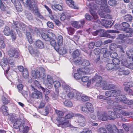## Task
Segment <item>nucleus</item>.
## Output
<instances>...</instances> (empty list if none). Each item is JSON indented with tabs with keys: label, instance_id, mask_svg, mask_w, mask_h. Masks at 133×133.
Masks as SVG:
<instances>
[{
	"label": "nucleus",
	"instance_id": "58836bf2",
	"mask_svg": "<svg viewBox=\"0 0 133 133\" xmlns=\"http://www.w3.org/2000/svg\"><path fill=\"white\" fill-rule=\"evenodd\" d=\"M79 54L80 52L79 50L76 49L73 52L72 56L73 58L75 59L78 57Z\"/></svg>",
	"mask_w": 133,
	"mask_h": 133
},
{
	"label": "nucleus",
	"instance_id": "c756f323",
	"mask_svg": "<svg viewBox=\"0 0 133 133\" xmlns=\"http://www.w3.org/2000/svg\"><path fill=\"white\" fill-rule=\"evenodd\" d=\"M125 31L126 35L125 36L127 37H131L132 36L133 30L132 28H129L128 30H126V31Z\"/></svg>",
	"mask_w": 133,
	"mask_h": 133
},
{
	"label": "nucleus",
	"instance_id": "393cba45",
	"mask_svg": "<svg viewBox=\"0 0 133 133\" xmlns=\"http://www.w3.org/2000/svg\"><path fill=\"white\" fill-rule=\"evenodd\" d=\"M80 69H77V73H75L74 74L75 78L77 80L80 79L81 78L82 75V73L81 72L80 70Z\"/></svg>",
	"mask_w": 133,
	"mask_h": 133
},
{
	"label": "nucleus",
	"instance_id": "cd10ccee",
	"mask_svg": "<svg viewBox=\"0 0 133 133\" xmlns=\"http://www.w3.org/2000/svg\"><path fill=\"white\" fill-rule=\"evenodd\" d=\"M71 124L69 120L64 122L63 123L59 124L58 125L59 127H61L63 128H65L71 126Z\"/></svg>",
	"mask_w": 133,
	"mask_h": 133
},
{
	"label": "nucleus",
	"instance_id": "7c9ffc66",
	"mask_svg": "<svg viewBox=\"0 0 133 133\" xmlns=\"http://www.w3.org/2000/svg\"><path fill=\"white\" fill-rule=\"evenodd\" d=\"M11 32L10 28L8 26H5L3 31L4 34L6 36H9Z\"/></svg>",
	"mask_w": 133,
	"mask_h": 133
},
{
	"label": "nucleus",
	"instance_id": "774afa93",
	"mask_svg": "<svg viewBox=\"0 0 133 133\" xmlns=\"http://www.w3.org/2000/svg\"><path fill=\"white\" fill-rule=\"evenodd\" d=\"M98 132L99 133H105L107 132V130L105 128L101 127L98 129Z\"/></svg>",
	"mask_w": 133,
	"mask_h": 133
},
{
	"label": "nucleus",
	"instance_id": "6ab92c4d",
	"mask_svg": "<svg viewBox=\"0 0 133 133\" xmlns=\"http://www.w3.org/2000/svg\"><path fill=\"white\" fill-rule=\"evenodd\" d=\"M107 103L109 105H112L113 106V109L115 114H116V102L111 100H109L107 101Z\"/></svg>",
	"mask_w": 133,
	"mask_h": 133
},
{
	"label": "nucleus",
	"instance_id": "4468645a",
	"mask_svg": "<svg viewBox=\"0 0 133 133\" xmlns=\"http://www.w3.org/2000/svg\"><path fill=\"white\" fill-rule=\"evenodd\" d=\"M8 52L9 56L11 57H17L19 55V53L16 50L11 49L9 50Z\"/></svg>",
	"mask_w": 133,
	"mask_h": 133
},
{
	"label": "nucleus",
	"instance_id": "a18cd8bd",
	"mask_svg": "<svg viewBox=\"0 0 133 133\" xmlns=\"http://www.w3.org/2000/svg\"><path fill=\"white\" fill-rule=\"evenodd\" d=\"M49 108L50 107L49 106H47L45 107L44 109L43 110L42 112L43 115L46 116L49 113Z\"/></svg>",
	"mask_w": 133,
	"mask_h": 133
},
{
	"label": "nucleus",
	"instance_id": "f257e3e1",
	"mask_svg": "<svg viewBox=\"0 0 133 133\" xmlns=\"http://www.w3.org/2000/svg\"><path fill=\"white\" fill-rule=\"evenodd\" d=\"M108 112L110 116L111 117L108 116L106 113H104L103 114L98 115L97 116L98 118L102 121H106L108 119H114L115 118L114 116H116V114H115L114 112L111 111H108Z\"/></svg>",
	"mask_w": 133,
	"mask_h": 133
},
{
	"label": "nucleus",
	"instance_id": "aec40b11",
	"mask_svg": "<svg viewBox=\"0 0 133 133\" xmlns=\"http://www.w3.org/2000/svg\"><path fill=\"white\" fill-rule=\"evenodd\" d=\"M32 75L34 79L39 78L41 77L40 72L38 70L35 71L34 70L32 71Z\"/></svg>",
	"mask_w": 133,
	"mask_h": 133
},
{
	"label": "nucleus",
	"instance_id": "f8f14e48",
	"mask_svg": "<svg viewBox=\"0 0 133 133\" xmlns=\"http://www.w3.org/2000/svg\"><path fill=\"white\" fill-rule=\"evenodd\" d=\"M121 91L120 90H117V101L120 102L124 103L127 102V98L125 95H117V92L120 93Z\"/></svg>",
	"mask_w": 133,
	"mask_h": 133
},
{
	"label": "nucleus",
	"instance_id": "ea45409f",
	"mask_svg": "<svg viewBox=\"0 0 133 133\" xmlns=\"http://www.w3.org/2000/svg\"><path fill=\"white\" fill-rule=\"evenodd\" d=\"M80 70L81 72L82 73V75H83L85 74L88 73L89 72L90 70L89 69L87 68H80Z\"/></svg>",
	"mask_w": 133,
	"mask_h": 133
},
{
	"label": "nucleus",
	"instance_id": "338daca9",
	"mask_svg": "<svg viewBox=\"0 0 133 133\" xmlns=\"http://www.w3.org/2000/svg\"><path fill=\"white\" fill-rule=\"evenodd\" d=\"M64 91L66 92H69L70 91V89L69 86L66 84L63 85Z\"/></svg>",
	"mask_w": 133,
	"mask_h": 133
},
{
	"label": "nucleus",
	"instance_id": "2f4dec72",
	"mask_svg": "<svg viewBox=\"0 0 133 133\" xmlns=\"http://www.w3.org/2000/svg\"><path fill=\"white\" fill-rule=\"evenodd\" d=\"M41 35L42 38L45 41H48L50 40V37L48 36V32L47 34L42 32L41 33Z\"/></svg>",
	"mask_w": 133,
	"mask_h": 133
},
{
	"label": "nucleus",
	"instance_id": "a19ab883",
	"mask_svg": "<svg viewBox=\"0 0 133 133\" xmlns=\"http://www.w3.org/2000/svg\"><path fill=\"white\" fill-rule=\"evenodd\" d=\"M132 17L130 15H127L124 16V19L127 22H130L132 20Z\"/></svg>",
	"mask_w": 133,
	"mask_h": 133
},
{
	"label": "nucleus",
	"instance_id": "13d9d810",
	"mask_svg": "<svg viewBox=\"0 0 133 133\" xmlns=\"http://www.w3.org/2000/svg\"><path fill=\"white\" fill-rule=\"evenodd\" d=\"M98 35L101 37H104L105 36V32L103 29L98 30Z\"/></svg>",
	"mask_w": 133,
	"mask_h": 133
},
{
	"label": "nucleus",
	"instance_id": "a211bd4d",
	"mask_svg": "<svg viewBox=\"0 0 133 133\" xmlns=\"http://www.w3.org/2000/svg\"><path fill=\"white\" fill-rule=\"evenodd\" d=\"M36 47L37 48L41 49L44 47V44L43 42L40 40H37L35 43Z\"/></svg>",
	"mask_w": 133,
	"mask_h": 133
},
{
	"label": "nucleus",
	"instance_id": "7ed1b4c3",
	"mask_svg": "<svg viewBox=\"0 0 133 133\" xmlns=\"http://www.w3.org/2000/svg\"><path fill=\"white\" fill-rule=\"evenodd\" d=\"M26 120L23 117L22 118H18L14 123L13 124V127L16 129L19 128L20 130V127L21 126H22V125L24 124V122H25Z\"/></svg>",
	"mask_w": 133,
	"mask_h": 133
},
{
	"label": "nucleus",
	"instance_id": "680f3d73",
	"mask_svg": "<svg viewBox=\"0 0 133 133\" xmlns=\"http://www.w3.org/2000/svg\"><path fill=\"white\" fill-rule=\"evenodd\" d=\"M23 75L25 78H27L28 76V74L26 68H24V70L23 72Z\"/></svg>",
	"mask_w": 133,
	"mask_h": 133
},
{
	"label": "nucleus",
	"instance_id": "c85d7f7f",
	"mask_svg": "<svg viewBox=\"0 0 133 133\" xmlns=\"http://www.w3.org/2000/svg\"><path fill=\"white\" fill-rule=\"evenodd\" d=\"M102 51L103 52V56L104 58H107L109 57L110 55V52L108 50L105 48H103L102 49Z\"/></svg>",
	"mask_w": 133,
	"mask_h": 133
},
{
	"label": "nucleus",
	"instance_id": "20e7f679",
	"mask_svg": "<svg viewBox=\"0 0 133 133\" xmlns=\"http://www.w3.org/2000/svg\"><path fill=\"white\" fill-rule=\"evenodd\" d=\"M102 80V78L101 76L96 75L95 76L92 78V82L94 83L95 82L96 83V86L100 87L102 86L103 82Z\"/></svg>",
	"mask_w": 133,
	"mask_h": 133
},
{
	"label": "nucleus",
	"instance_id": "f3484780",
	"mask_svg": "<svg viewBox=\"0 0 133 133\" xmlns=\"http://www.w3.org/2000/svg\"><path fill=\"white\" fill-rule=\"evenodd\" d=\"M56 39L52 38L50 39L49 41L51 45L54 47L56 51H59L60 48L57 46V44L56 43V42L55 41Z\"/></svg>",
	"mask_w": 133,
	"mask_h": 133
},
{
	"label": "nucleus",
	"instance_id": "bf43d9fd",
	"mask_svg": "<svg viewBox=\"0 0 133 133\" xmlns=\"http://www.w3.org/2000/svg\"><path fill=\"white\" fill-rule=\"evenodd\" d=\"M66 119L65 117H58L56 118V120L58 123L61 122L65 120Z\"/></svg>",
	"mask_w": 133,
	"mask_h": 133
},
{
	"label": "nucleus",
	"instance_id": "a878e982",
	"mask_svg": "<svg viewBox=\"0 0 133 133\" xmlns=\"http://www.w3.org/2000/svg\"><path fill=\"white\" fill-rule=\"evenodd\" d=\"M31 11L33 13L34 12H35L37 16L40 19H44V17L40 14L39 12L37 6L34 8Z\"/></svg>",
	"mask_w": 133,
	"mask_h": 133
},
{
	"label": "nucleus",
	"instance_id": "4c0bfd02",
	"mask_svg": "<svg viewBox=\"0 0 133 133\" xmlns=\"http://www.w3.org/2000/svg\"><path fill=\"white\" fill-rule=\"evenodd\" d=\"M55 113L58 117H62L64 114L65 111H61L55 109Z\"/></svg>",
	"mask_w": 133,
	"mask_h": 133
},
{
	"label": "nucleus",
	"instance_id": "c9c22d12",
	"mask_svg": "<svg viewBox=\"0 0 133 133\" xmlns=\"http://www.w3.org/2000/svg\"><path fill=\"white\" fill-rule=\"evenodd\" d=\"M57 46L59 47L60 46H61L63 44V39L62 36H59L57 39Z\"/></svg>",
	"mask_w": 133,
	"mask_h": 133
},
{
	"label": "nucleus",
	"instance_id": "79ce46f5",
	"mask_svg": "<svg viewBox=\"0 0 133 133\" xmlns=\"http://www.w3.org/2000/svg\"><path fill=\"white\" fill-rule=\"evenodd\" d=\"M51 7L54 10H55L56 9L59 11H61L63 10L62 7L61 6L58 4L52 5Z\"/></svg>",
	"mask_w": 133,
	"mask_h": 133
},
{
	"label": "nucleus",
	"instance_id": "052dcab7",
	"mask_svg": "<svg viewBox=\"0 0 133 133\" xmlns=\"http://www.w3.org/2000/svg\"><path fill=\"white\" fill-rule=\"evenodd\" d=\"M101 16L103 18H104L106 19H110L111 18V17L110 15L107 14H105L103 12H101Z\"/></svg>",
	"mask_w": 133,
	"mask_h": 133
},
{
	"label": "nucleus",
	"instance_id": "1a4fd4ad",
	"mask_svg": "<svg viewBox=\"0 0 133 133\" xmlns=\"http://www.w3.org/2000/svg\"><path fill=\"white\" fill-rule=\"evenodd\" d=\"M14 28H18L22 30L23 32L26 31V26L24 24L22 23H19L18 22H14Z\"/></svg>",
	"mask_w": 133,
	"mask_h": 133
},
{
	"label": "nucleus",
	"instance_id": "e2e57ef3",
	"mask_svg": "<svg viewBox=\"0 0 133 133\" xmlns=\"http://www.w3.org/2000/svg\"><path fill=\"white\" fill-rule=\"evenodd\" d=\"M40 90H41L46 95H48L50 92V91L46 88L42 87Z\"/></svg>",
	"mask_w": 133,
	"mask_h": 133
},
{
	"label": "nucleus",
	"instance_id": "39448f33",
	"mask_svg": "<svg viewBox=\"0 0 133 133\" xmlns=\"http://www.w3.org/2000/svg\"><path fill=\"white\" fill-rule=\"evenodd\" d=\"M8 64V61L6 58H4L3 61H1V64L2 66L6 67L7 66V68H6V67L5 68H3V69H5L6 70V73H5V75L7 76H9L11 74H9V73L10 69L9 67Z\"/></svg>",
	"mask_w": 133,
	"mask_h": 133
},
{
	"label": "nucleus",
	"instance_id": "e433bc0d",
	"mask_svg": "<svg viewBox=\"0 0 133 133\" xmlns=\"http://www.w3.org/2000/svg\"><path fill=\"white\" fill-rule=\"evenodd\" d=\"M1 109L4 115H7L8 114L7 111L8 108L7 106L5 105H2L1 107Z\"/></svg>",
	"mask_w": 133,
	"mask_h": 133
},
{
	"label": "nucleus",
	"instance_id": "f704fd0d",
	"mask_svg": "<svg viewBox=\"0 0 133 133\" xmlns=\"http://www.w3.org/2000/svg\"><path fill=\"white\" fill-rule=\"evenodd\" d=\"M25 15L28 19L32 20L33 19V17L32 15L29 12L25 11Z\"/></svg>",
	"mask_w": 133,
	"mask_h": 133
},
{
	"label": "nucleus",
	"instance_id": "9d476101",
	"mask_svg": "<svg viewBox=\"0 0 133 133\" xmlns=\"http://www.w3.org/2000/svg\"><path fill=\"white\" fill-rule=\"evenodd\" d=\"M14 28H18L22 30L23 32L26 31V26L24 24L22 23H19L18 22H14Z\"/></svg>",
	"mask_w": 133,
	"mask_h": 133
},
{
	"label": "nucleus",
	"instance_id": "0eeeda50",
	"mask_svg": "<svg viewBox=\"0 0 133 133\" xmlns=\"http://www.w3.org/2000/svg\"><path fill=\"white\" fill-rule=\"evenodd\" d=\"M75 116L78 117V121L79 125L82 127L85 126L86 124V122L84 116L79 114H76Z\"/></svg>",
	"mask_w": 133,
	"mask_h": 133
},
{
	"label": "nucleus",
	"instance_id": "f03ea898",
	"mask_svg": "<svg viewBox=\"0 0 133 133\" xmlns=\"http://www.w3.org/2000/svg\"><path fill=\"white\" fill-rule=\"evenodd\" d=\"M24 6L29 7V9L31 11L34 8L37 6V1L36 0H21Z\"/></svg>",
	"mask_w": 133,
	"mask_h": 133
},
{
	"label": "nucleus",
	"instance_id": "de8ad7c7",
	"mask_svg": "<svg viewBox=\"0 0 133 133\" xmlns=\"http://www.w3.org/2000/svg\"><path fill=\"white\" fill-rule=\"evenodd\" d=\"M68 34L70 35H73L75 32V30L73 28L70 27L67 28Z\"/></svg>",
	"mask_w": 133,
	"mask_h": 133
},
{
	"label": "nucleus",
	"instance_id": "37998d69",
	"mask_svg": "<svg viewBox=\"0 0 133 133\" xmlns=\"http://www.w3.org/2000/svg\"><path fill=\"white\" fill-rule=\"evenodd\" d=\"M115 66L114 64L112 63H108L107 64L106 68L107 70H111Z\"/></svg>",
	"mask_w": 133,
	"mask_h": 133
},
{
	"label": "nucleus",
	"instance_id": "473e14b6",
	"mask_svg": "<svg viewBox=\"0 0 133 133\" xmlns=\"http://www.w3.org/2000/svg\"><path fill=\"white\" fill-rule=\"evenodd\" d=\"M87 6L91 9L95 10L97 9L98 8L96 5L92 3H90V2L89 3V2L87 3Z\"/></svg>",
	"mask_w": 133,
	"mask_h": 133
},
{
	"label": "nucleus",
	"instance_id": "412c9836",
	"mask_svg": "<svg viewBox=\"0 0 133 133\" xmlns=\"http://www.w3.org/2000/svg\"><path fill=\"white\" fill-rule=\"evenodd\" d=\"M66 4L70 7L74 9H78L77 6L75 5L73 1L72 0H67L66 1Z\"/></svg>",
	"mask_w": 133,
	"mask_h": 133
},
{
	"label": "nucleus",
	"instance_id": "4be33fe9",
	"mask_svg": "<svg viewBox=\"0 0 133 133\" xmlns=\"http://www.w3.org/2000/svg\"><path fill=\"white\" fill-rule=\"evenodd\" d=\"M29 129V128L28 126L25 125L24 123V124L22 125L20 128V130L21 132L23 131L24 133H27Z\"/></svg>",
	"mask_w": 133,
	"mask_h": 133
},
{
	"label": "nucleus",
	"instance_id": "864d4df0",
	"mask_svg": "<svg viewBox=\"0 0 133 133\" xmlns=\"http://www.w3.org/2000/svg\"><path fill=\"white\" fill-rule=\"evenodd\" d=\"M72 26L74 28L78 29L80 27L79 22L77 21H74L72 23Z\"/></svg>",
	"mask_w": 133,
	"mask_h": 133
},
{
	"label": "nucleus",
	"instance_id": "2eb2a0df",
	"mask_svg": "<svg viewBox=\"0 0 133 133\" xmlns=\"http://www.w3.org/2000/svg\"><path fill=\"white\" fill-rule=\"evenodd\" d=\"M0 8L1 10L3 11H6V13L10 14V10L8 7H6L4 4V3L2 0L0 1Z\"/></svg>",
	"mask_w": 133,
	"mask_h": 133
},
{
	"label": "nucleus",
	"instance_id": "c03bdc74",
	"mask_svg": "<svg viewBox=\"0 0 133 133\" xmlns=\"http://www.w3.org/2000/svg\"><path fill=\"white\" fill-rule=\"evenodd\" d=\"M64 105L66 106L71 107L72 106V102L69 100H66L63 103Z\"/></svg>",
	"mask_w": 133,
	"mask_h": 133
},
{
	"label": "nucleus",
	"instance_id": "5701e85b",
	"mask_svg": "<svg viewBox=\"0 0 133 133\" xmlns=\"http://www.w3.org/2000/svg\"><path fill=\"white\" fill-rule=\"evenodd\" d=\"M126 53L128 56L127 60L128 61H130V60L133 61V51H127Z\"/></svg>",
	"mask_w": 133,
	"mask_h": 133
},
{
	"label": "nucleus",
	"instance_id": "49530a36",
	"mask_svg": "<svg viewBox=\"0 0 133 133\" xmlns=\"http://www.w3.org/2000/svg\"><path fill=\"white\" fill-rule=\"evenodd\" d=\"M41 70V77L42 78L44 79L46 78V75L45 73V70L43 68H42L40 69Z\"/></svg>",
	"mask_w": 133,
	"mask_h": 133
},
{
	"label": "nucleus",
	"instance_id": "69168bd1",
	"mask_svg": "<svg viewBox=\"0 0 133 133\" xmlns=\"http://www.w3.org/2000/svg\"><path fill=\"white\" fill-rule=\"evenodd\" d=\"M130 73V72L129 70H125L124 69L123 73H119L118 75L119 76H121L122 75H128Z\"/></svg>",
	"mask_w": 133,
	"mask_h": 133
},
{
	"label": "nucleus",
	"instance_id": "0e129e2a",
	"mask_svg": "<svg viewBox=\"0 0 133 133\" xmlns=\"http://www.w3.org/2000/svg\"><path fill=\"white\" fill-rule=\"evenodd\" d=\"M55 87L56 88H58L61 86V83L58 81H55L54 82L53 84Z\"/></svg>",
	"mask_w": 133,
	"mask_h": 133
},
{
	"label": "nucleus",
	"instance_id": "09e8293b",
	"mask_svg": "<svg viewBox=\"0 0 133 133\" xmlns=\"http://www.w3.org/2000/svg\"><path fill=\"white\" fill-rule=\"evenodd\" d=\"M102 86H103V89L104 90H109V84H107V83L105 81H103V83Z\"/></svg>",
	"mask_w": 133,
	"mask_h": 133
},
{
	"label": "nucleus",
	"instance_id": "5fc2aeb1",
	"mask_svg": "<svg viewBox=\"0 0 133 133\" xmlns=\"http://www.w3.org/2000/svg\"><path fill=\"white\" fill-rule=\"evenodd\" d=\"M5 1H6L7 0H4ZM12 2L14 4L16 8L17 7L19 6H21V5L18 1H16L15 0H11Z\"/></svg>",
	"mask_w": 133,
	"mask_h": 133
},
{
	"label": "nucleus",
	"instance_id": "ddd939ff",
	"mask_svg": "<svg viewBox=\"0 0 133 133\" xmlns=\"http://www.w3.org/2000/svg\"><path fill=\"white\" fill-rule=\"evenodd\" d=\"M122 25L123 28H119V26H120V25L117 24V27H118V29L117 30H122L123 31H126V30H128L129 28H130V25L129 24L126 22H123L122 23Z\"/></svg>",
	"mask_w": 133,
	"mask_h": 133
},
{
	"label": "nucleus",
	"instance_id": "6e6d98bb",
	"mask_svg": "<svg viewBox=\"0 0 133 133\" xmlns=\"http://www.w3.org/2000/svg\"><path fill=\"white\" fill-rule=\"evenodd\" d=\"M81 96L80 93L77 91H76L74 93V98L77 100L80 98Z\"/></svg>",
	"mask_w": 133,
	"mask_h": 133
},
{
	"label": "nucleus",
	"instance_id": "72a5a7b5",
	"mask_svg": "<svg viewBox=\"0 0 133 133\" xmlns=\"http://www.w3.org/2000/svg\"><path fill=\"white\" fill-rule=\"evenodd\" d=\"M27 28L26 27V31L24 32L26 35L28 41L30 43H32V37L30 32L27 31Z\"/></svg>",
	"mask_w": 133,
	"mask_h": 133
},
{
	"label": "nucleus",
	"instance_id": "4d7b16f0",
	"mask_svg": "<svg viewBox=\"0 0 133 133\" xmlns=\"http://www.w3.org/2000/svg\"><path fill=\"white\" fill-rule=\"evenodd\" d=\"M102 25H109L111 23V21H107L104 19H102Z\"/></svg>",
	"mask_w": 133,
	"mask_h": 133
},
{
	"label": "nucleus",
	"instance_id": "b1692460",
	"mask_svg": "<svg viewBox=\"0 0 133 133\" xmlns=\"http://www.w3.org/2000/svg\"><path fill=\"white\" fill-rule=\"evenodd\" d=\"M125 37V35L124 34L118 35L117 38V43H122L124 41L123 39Z\"/></svg>",
	"mask_w": 133,
	"mask_h": 133
},
{
	"label": "nucleus",
	"instance_id": "bb28decb",
	"mask_svg": "<svg viewBox=\"0 0 133 133\" xmlns=\"http://www.w3.org/2000/svg\"><path fill=\"white\" fill-rule=\"evenodd\" d=\"M86 107L89 111L92 113L94 111V109L92 104L89 103L87 102L86 104Z\"/></svg>",
	"mask_w": 133,
	"mask_h": 133
},
{
	"label": "nucleus",
	"instance_id": "3c124183",
	"mask_svg": "<svg viewBox=\"0 0 133 133\" xmlns=\"http://www.w3.org/2000/svg\"><path fill=\"white\" fill-rule=\"evenodd\" d=\"M47 78L49 83L51 85H52L54 82L52 77L50 75H48Z\"/></svg>",
	"mask_w": 133,
	"mask_h": 133
},
{
	"label": "nucleus",
	"instance_id": "423d86ee",
	"mask_svg": "<svg viewBox=\"0 0 133 133\" xmlns=\"http://www.w3.org/2000/svg\"><path fill=\"white\" fill-rule=\"evenodd\" d=\"M123 85L125 87L124 89L125 91L129 95H133V91L130 88L132 87V85H130L129 82H127L124 83Z\"/></svg>",
	"mask_w": 133,
	"mask_h": 133
},
{
	"label": "nucleus",
	"instance_id": "8fccbe9b",
	"mask_svg": "<svg viewBox=\"0 0 133 133\" xmlns=\"http://www.w3.org/2000/svg\"><path fill=\"white\" fill-rule=\"evenodd\" d=\"M2 102L4 104H6L9 103L10 100L9 98H7L4 96L2 97Z\"/></svg>",
	"mask_w": 133,
	"mask_h": 133
},
{
	"label": "nucleus",
	"instance_id": "6e6552de",
	"mask_svg": "<svg viewBox=\"0 0 133 133\" xmlns=\"http://www.w3.org/2000/svg\"><path fill=\"white\" fill-rule=\"evenodd\" d=\"M31 89L34 91L32 94V96L34 98L38 99L42 97V93L39 91L37 90L33 86L31 85Z\"/></svg>",
	"mask_w": 133,
	"mask_h": 133
},
{
	"label": "nucleus",
	"instance_id": "9b49d317",
	"mask_svg": "<svg viewBox=\"0 0 133 133\" xmlns=\"http://www.w3.org/2000/svg\"><path fill=\"white\" fill-rule=\"evenodd\" d=\"M81 58H78V59H75L74 61L76 63H79L84 66H88L90 64V62L87 60H83L82 61V63H81Z\"/></svg>",
	"mask_w": 133,
	"mask_h": 133
},
{
	"label": "nucleus",
	"instance_id": "dca6fc26",
	"mask_svg": "<svg viewBox=\"0 0 133 133\" xmlns=\"http://www.w3.org/2000/svg\"><path fill=\"white\" fill-rule=\"evenodd\" d=\"M106 128L107 130L111 133H116V127L115 125H113L112 126L110 124L106 126Z\"/></svg>",
	"mask_w": 133,
	"mask_h": 133
},
{
	"label": "nucleus",
	"instance_id": "603ef678",
	"mask_svg": "<svg viewBox=\"0 0 133 133\" xmlns=\"http://www.w3.org/2000/svg\"><path fill=\"white\" fill-rule=\"evenodd\" d=\"M100 9L104 11L107 12H111L110 10L108 7L104 6H101L100 7Z\"/></svg>",
	"mask_w": 133,
	"mask_h": 133
}]
</instances>
